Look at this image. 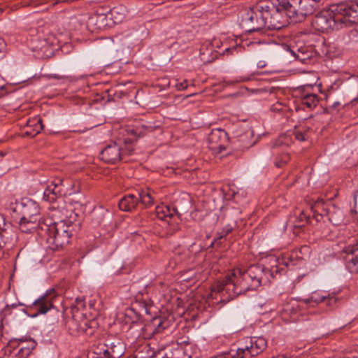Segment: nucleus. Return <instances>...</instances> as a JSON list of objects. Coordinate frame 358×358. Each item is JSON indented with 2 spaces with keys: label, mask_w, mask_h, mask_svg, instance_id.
Returning <instances> with one entry per match:
<instances>
[{
  "label": "nucleus",
  "mask_w": 358,
  "mask_h": 358,
  "mask_svg": "<svg viewBox=\"0 0 358 358\" xmlns=\"http://www.w3.org/2000/svg\"><path fill=\"white\" fill-rule=\"evenodd\" d=\"M282 0H259L247 11L241 26L248 32L259 31L264 28L278 30L291 22L286 13Z\"/></svg>",
  "instance_id": "obj_1"
},
{
  "label": "nucleus",
  "mask_w": 358,
  "mask_h": 358,
  "mask_svg": "<svg viewBox=\"0 0 358 358\" xmlns=\"http://www.w3.org/2000/svg\"><path fill=\"white\" fill-rule=\"evenodd\" d=\"M52 216L60 220L53 221L51 218H46L43 221L38 220V234L45 239L48 248L59 250L69 243L79 224L75 223L77 214L66 208H62L61 210H55Z\"/></svg>",
  "instance_id": "obj_2"
},
{
  "label": "nucleus",
  "mask_w": 358,
  "mask_h": 358,
  "mask_svg": "<svg viewBox=\"0 0 358 358\" xmlns=\"http://www.w3.org/2000/svg\"><path fill=\"white\" fill-rule=\"evenodd\" d=\"M248 279L243 271V268H236L226 275L225 278L216 282L212 287V292L228 294L227 300L230 301L241 294H244L249 290L257 287Z\"/></svg>",
  "instance_id": "obj_3"
},
{
  "label": "nucleus",
  "mask_w": 358,
  "mask_h": 358,
  "mask_svg": "<svg viewBox=\"0 0 358 358\" xmlns=\"http://www.w3.org/2000/svg\"><path fill=\"white\" fill-rule=\"evenodd\" d=\"M136 141L124 136L117 137L101 150V159L108 164L120 162L124 155H130L133 153Z\"/></svg>",
  "instance_id": "obj_4"
},
{
  "label": "nucleus",
  "mask_w": 358,
  "mask_h": 358,
  "mask_svg": "<svg viewBox=\"0 0 358 358\" xmlns=\"http://www.w3.org/2000/svg\"><path fill=\"white\" fill-rule=\"evenodd\" d=\"M321 0H282L286 8V13L290 22L299 23L303 22L308 15L315 11L317 3Z\"/></svg>",
  "instance_id": "obj_5"
},
{
  "label": "nucleus",
  "mask_w": 358,
  "mask_h": 358,
  "mask_svg": "<svg viewBox=\"0 0 358 358\" xmlns=\"http://www.w3.org/2000/svg\"><path fill=\"white\" fill-rule=\"evenodd\" d=\"M57 297L56 292L54 289L47 291L41 295L38 299H36L32 304L29 306L31 310H35L36 312L31 315L35 317L40 314H46L48 313L52 316L50 322L52 324L58 323L60 317L63 316V313L59 311L55 306L54 301Z\"/></svg>",
  "instance_id": "obj_6"
},
{
  "label": "nucleus",
  "mask_w": 358,
  "mask_h": 358,
  "mask_svg": "<svg viewBox=\"0 0 358 358\" xmlns=\"http://www.w3.org/2000/svg\"><path fill=\"white\" fill-rule=\"evenodd\" d=\"M80 186L76 182H64L62 179L57 178L44 191L43 199L49 202H55L59 197L71 196L80 192Z\"/></svg>",
  "instance_id": "obj_7"
},
{
  "label": "nucleus",
  "mask_w": 358,
  "mask_h": 358,
  "mask_svg": "<svg viewBox=\"0 0 358 358\" xmlns=\"http://www.w3.org/2000/svg\"><path fill=\"white\" fill-rule=\"evenodd\" d=\"M334 6L330 10H322L315 15L312 21V25L315 30L329 32L343 24L341 16L334 11Z\"/></svg>",
  "instance_id": "obj_8"
},
{
  "label": "nucleus",
  "mask_w": 358,
  "mask_h": 358,
  "mask_svg": "<svg viewBox=\"0 0 358 358\" xmlns=\"http://www.w3.org/2000/svg\"><path fill=\"white\" fill-rule=\"evenodd\" d=\"M334 11L343 23H358V0H350L334 6Z\"/></svg>",
  "instance_id": "obj_9"
},
{
  "label": "nucleus",
  "mask_w": 358,
  "mask_h": 358,
  "mask_svg": "<svg viewBox=\"0 0 358 358\" xmlns=\"http://www.w3.org/2000/svg\"><path fill=\"white\" fill-rule=\"evenodd\" d=\"M267 342L263 337L250 339V345L238 348L231 358H251L262 353L266 348Z\"/></svg>",
  "instance_id": "obj_10"
},
{
  "label": "nucleus",
  "mask_w": 358,
  "mask_h": 358,
  "mask_svg": "<svg viewBox=\"0 0 358 358\" xmlns=\"http://www.w3.org/2000/svg\"><path fill=\"white\" fill-rule=\"evenodd\" d=\"M68 328L71 331V334H85L91 336L94 334L98 327V322L95 319L88 320L84 315L83 317L76 320L70 319L66 322Z\"/></svg>",
  "instance_id": "obj_11"
},
{
  "label": "nucleus",
  "mask_w": 358,
  "mask_h": 358,
  "mask_svg": "<svg viewBox=\"0 0 358 358\" xmlns=\"http://www.w3.org/2000/svg\"><path fill=\"white\" fill-rule=\"evenodd\" d=\"M17 210L21 215L22 220L38 221V215H39V206L33 200L25 199L20 204H17L15 211Z\"/></svg>",
  "instance_id": "obj_12"
},
{
  "label": "nucleus",
  "mask_w": 358,
  "mask_h": 358,
  "mask_svg": "<svg viewBox=\"0 0 358 358\" xmlns=\"http://www.w3.org/2000/svg\"><path fill=\"white\" fill-rule=\"evenodd\" d=\"M118 8H113L108 13L96 12L89 19V23L94 25L96 29H103L110 27V22L113 17L116 19L115 15L118 14Z\"/></svg>",
  "instance_id": "obj_13"
},
{
  "label": "nucleus",
  "mask_w": 358,
  "mask_h": 358,
  "mask_svg": "<svg viewBox=\"0 0 358 358\" xmlns=\"http://www.w3.org/2000/svg\"><path fill=\"white\" fill-rule=\"evenodd\" d=\"M168 327V322L161 317H154L148 324L144 325L143 330L146 338H151L157 334H161Z\"/></svg>",
  "instance_id": "obj_14"
},
{
  "label": "nucleus",
  "mask_w": 358,
  "mask_h": 358,
  "mask_svg": "<svg viewBox=\"0 0 358 358\" xmlns=\"http://www.w3.org/2000/svg\"><path fill=\"white\" fill-rule=\"evenodd\" d=\"M17 341L20 343H26V345H22L20 343H18L17 345V347L19 348L17 356L20 358L27 357L37 345L34 339L31 338L30 336H22L21 338H13V340L10 341V344L13 345Z\"/></svg>",
  "instance_id": "obj_15"
},
{
  "label": "nucleus",
  "mask_w": 358,
  "mask_h": 358,
  "mask_svg": "<svg viewBox=\"0 0 358 358\" xmlns=\"http://www.w3.org/2000/svg\"><path fill=\"white\" fill-rule=\"evenodd\" d=\"M291 55L303 64H307L314 56L313 48L306 45H292L289 48Z\"/></svg>",
  "instance_id": "obj_16"
},
{
  "label": "nucleus",
  "mask_w": 358,
  "mask_h": 358,
  "mask_svg": "<svg viewBox=\"0 0 358 358\" xmlns=\"http://www.w3.org/2000/svg\"><path fill=\"white\" fill-rule=\"evenodd\" d=\"M155 213L159 220H166L169 224H172L171 220L174 217H177V219L180 220V216L176 208L164 205L157 206Z\"/></svg>",
  "instance_id": "obj_17"
},
{
  "label": "nucleus",
  "mask_w": 358,
  "mask_h": 358,
  "mask_svg": "<svg viewBox=\"0 0 358 358\" xmlns=\"http://www.w3.org/2000/svg\"><path fill=\"white\" fill-rule=\"evenodd\" d=\"M246 277L258 287L264 276V269L259 265H251L247 269H243Z\"/></svg>",
  "instance_id": "obj_18"
},
{
  "label": "nucleus",
  "mask_w": 358,
  "mask_h": 358,
  "mask_svg": "<svg viewBox=\"0 0 358 358\" xmlns=\"http://www.w3.org/2000/svg\"><path fill=\"white\" fill-rule=\"evenodd\" d=\"M327 220L334 225H341L344 222L343 211L334 204H329L324 209Z\"/></svg>",
  "instance_id": "obj_19"
},
{
  "label": "nucleus",
  "mask_w": 358,
  "mask_h": 358,
  "mask_svg": "<svg viewBox=\"0 0 358 358\" xmlns=\"http://www.w3.org/2000/svg\"><path fill=\"white\" fill-rule=\"evenodd\" d=\"M302 301L305 304H310L311 303L319 304L322 302H325L327 306H331L336 303L337 299L334 294L323 295L314 292L310 297L302 299Z\"/></svg>",
  "instance_id": "obj_20"
},
{
  "label": "nucleus",
  "mask_w": 358,
  "mask_h": 358,
  "mask_svg": "<svg viewBox=\"0 0 358 358\" xmlns=\"http://www.w3.org/2000/svg\"><path fill=\"white\" fill-rule=\"evenodd\" d=\"M348 254L347 267L351 273H358V243L346 250Z\"/></svg>",
  "instance_id": "obj_21"
},
{
  "label": "nucleus",
  "mask_w": 358,
  "mask_h": 358,
  "mask_svg": "<svg viewBox=\"0 0 358 358\" xmlns=\"http://www.w3.org/2000/svg\"><path fill=\"white\" fill-rule=\"evenodd\" d=\"M138 203V199L137 196L131 194L122 197L119 201L118 206L121 210L131 211L136 206Z\"/></svg>",
  "instance_id": "obj_22"
},
{
  "label": "nucleus",
  "mask_w": 358,
  "mask_h": 358,
  "mask_svg": "<svg viewBox=\"0 0 358 358\" xmlns=\"http://www.w3.org/2000/svg\"><path fill=\"white\" fill-rule=\"evenodd\" d=\"M52 43L49 38L36 36L31 38L29 42V46L33 51H39L47 49Z\"/></svg>",
  "instance_id": "obj_23"
},
{
  "label": "nucleus",
  "mask_w": 358,
  "mask_h": 358,
  "mask_svg": "<svg viewBox=\"0 0 358 358\" xmlns=\"http://www.w3.org/2000/svg\"><path fill=\"white\" fill-rule=\"evenodd\" d=\"M85 304L84 300L82 299L77 298L74 303L71 304L70 308V312L71 314V319L79 320V319L83 317L85 315L83 312V309L85 308Z\"/></svg>",
  "instance_id": "obj_24"
},
{
  "label": "nucleus",
  "mask_w": 358,
  "mask_h": 358,
  "mask_svg": "<svg viewBox=\"0 0 358 358\" xmlns=\"http://www.w3.org/2000/svg\"><path fill=\"white\" fill-rule=\"evenodd\" d=\"M85 304L84 300L82 299L77 298L74 303L71 304L70 308V312L71 314V319L79 320V319L83 317L85 315L83 312V309L85 308Z\"/></svg>",
  "instance_id": "obj_25"
},
{
  "label": "nucleus",
  "mask_w": 358,
  "mask_h": 358,
  "mask_svg": "<svg viewBox=\"0 0 358 358\" xmlns=\"http://www.w3.org/2000/svg\"><path fill=\"white\" fill-rule=\"evenodd\" d=\"M319 103V98L315 94H306L301 97V103L310 110L315 108Z\"/></svg>",
  "instance_id": "obj_26"
},
{
  "label": "nucleus",
  "mask_w": 358,
  "mask_h": 358,
  "mask_svg": "<svg viewBox=\"0 0 358 358\" xmlns=\"http://www.w3.org/2000/svg\"><path fill=\"white\" fill-rule=\"evenodd\" d=\"M296 220L294 222V228L300 229L305 227L307 224L310 223V215L307 214L304 210H301L298 215L295 216Z\"/></svg>",
  "instance_id": "obj_27"
},
{
  "label": "nucleus",
  "mask_w": 358,
  "mask_h": 358,
  "mask_svg": "<svg viewBox=\"0 0 358 358\" xmlns=\"http://www.w3.org/2000/svg\"><path fill=\"white\" fill-rule=\"evenodd\" d=\"M36 222L37 221L30 220H23L20 217L19 228L23 233H31L36 227L38 228V223Z\"/></svg>",
  "instance_id": "obj_28"
},
{
  "label": "nucleus",
  "mask_w": 358,
  "mask_h": 358,
  "mask_svg": "<svg viewBox=\"0 0 358 358\" xmlns=\"http://www.w3.org/2000/svg\"><path fill=\"white\" fill-rule=\"evenodd\" d=\"M135 358H157L148 345H142L135 352Z\"/></svg>",
  "instance_id": "obj_29"
},
{
  "label": "nucleus",
  "mask_w": 358,
  "mask_h": 358,
  "mask_svg": "<svg viewBox=\"0 0 358 358\" xmlns=\"http://www.w3.org/2000/svg\"><path fill=\"white\" fill-rule=\"evenodd\" d=\"M138 202H141L145 208L154 203V199L151 194L147 190L138 191Z\"/></svg>",
  "instance_id": "obj_30"
},
{
  "label": "nucleus",
  "mask_w": 358,
  "mask_h": 358,
  "mask_svg": "<svg viewBox=\"0 0 358 358\" xmlns=\"http://www.w3.org/2000/svg\"><path fill=\"white\" fill-rule=\"evenodd\" d=\"M125 319L126 323H130L131 324H136L141 320V316L139 313H136L134 308H128L125 310Z\"/></svg>",
  "instance_id": "obj_31"
},
{
  "label": "nucleus",
  "mask_w": 358,
  "mask_h": 358,
  "mask_svg": "<svg viewBox=\"0 0 358 358\" xmlns=\"http://www.w3.org/2000/svg\"><path fill=\"white\" fill-rule=\"evenodd\" d=\"M329 204H332V203L331 202L327 203L323 199H318L311 206V211L323 213L325 215L324 209Z\"/></svg>",
  "instance_id": "obj_32"
},
{
  "label": "nucleus",
  "mask_w": 358,
  "mask_h": 358,
  "mask_svg": "<svg viewBox=\"0 0 358 358\" xmlns=\"http://www.w3.org/2000/svg\"><path fill=\"white\" fill-rule=\"evenodd\" d=\"M289 160V156L288 154L284 153L282 154L280 157H277L275 159V166L278 168L282 167L285 165Z\"/></svg>",
  "instance_id": "obj_33"
},
{
  "label": "nucleus",
  "mask_w": 358,
  "mask_h": 358,
  "mask_svg": "<svg viewBox=\"0 0 358 358\" xmlns=\"http://www.w3.org/2000/svg\"><path fill=\"white\" fill-rule=\"evenodd\" d=\"M290 139L289 138V136H278L275 143L273 144V147L275 146H280L282 145H288L289 143Z\"/></svg>",
  "instance_id": "obj_34"
},
{
  "label": "nucleus",
  "mask_w": 358,
  "mask_h": 358,
  "mask_svg": "<svg viewBox=\"0 0 358 358\" xmlns=\"http://www.w3.org/2000/svg\"><path fill=\"white\" fill-rule=\"evenodd\" d=\"M348 38L349 41L357 42L358 41V29H353L348 31Z\"/></svg>",
  "instance_id": "obj_35"
},
{
  "label": "nucleus",
  "mask_w": 358,
  "mask_h": 358,
  "mask_svg": "<svg viewBox=\"0 0 358 358\" xmlns=\"http://www.w3.org/2000/svg\"><path fill=\"white\" fill-rule=\"evenodd\" d=\"M312 212H313V219H314L317 223L322 221L324 217H327V216L323 213L315 212V211H312Z\"/></svg>",
  "instance_id": "obj_36"
},
{
  "label": "nucleus",
  "mask_w": 358,
  "mask_h": 358,
  "mask_svg": "<svg viewBox=\"0 0 358 358\" xmlns=\"http://www.w3.org/2000/svg\"><path fill=\"white\" fill-rule=\"evenodd\" d=\"M241 46H233V47H231V48H227L225 49L224 52V55H226V54H228V53H230L231 55H234V52H236V54L238 53L239 50H241Z\"/></svg>",
  "instance_id": "obj_37"
},
{
  "label": "nucleus",
  "mask_w": 358,
  "mask_h": 358,
  "mask_svg": "<svg viewBox=\"0 0 358 358\" xmlns=\"http://www.w3.org/2000/svg\"><path fill=\"white\" fill-rule=\"evenodd\" d=\"M290 314L295 313V310L293 308H290L288 305L286 306L282 310V316L283 318L286 317V315Z\"/></svg>",
  "instance_id": "obj_38"
},
{
  "label": "nucleus",
  "mask_w": 358,
  "mask_h": 358,
  "mask_svg": "<svg viewBox=\"0 0 358 358\" xmlns=\"http://www.w3.org/2000/svg\"><path fill=\"white\" fill-rule=\"evenodd\" d=\"M44 125L43 124L41 119H38L36 124V135L39 134L43 130Z\"/></svg>",
  "instance_id": "obj_39"
},
{
  "label": "nucleus",
  "mask_w": 358,
  "mask_h": 358,
  "mask_svg": "<svg viewBox=\"0 0 358 358\" xmlns=\"http://www.w3.org/2000/svg\"><path fill=\"white\" fill-rule=\"evenodd\" d=\"M143 127L145 128V131L146 133H152L154 131L159 132L160 129L158 127H153L152 126H145L143 125Z\"/></svg>",
  "instance_id": "obj_40"
},
{
  "label": "nucleus",
  "mask_w": 358,
  "mask_h": 358,
  "mask_svg": "<svg viewBox=\"0 0 358 358\" xmlns=\"http://www.w3.org/2000/svg\"><path fill=\"white\" fill-rule=\"evenodd\" d=\"M176 87L178 90H184L187 87V85L186 83V81L183 83H180L176 85Z\"/></svg>",
  "instance_id": "obj_41"
},
{
  "label": "nucleus",
  "mask_w": 358,
  "mask_h": 358,
  "mask_svg": "<svg viewBox=\"0 0 358 358\" xmlns=\"http://www.w3.org/2000/svg\"><path fill=\"white\" fill-rule=\"evenodd\" d=\"M295 137L299 141H304L307 140L306 136H295Z\"/></svg>",
  "instance_id": "obj_42"
},
{
  "label": "nucleus",
  "mask_w": 358,
  "mask_h": 358,
  "mask_svg": "<svg viewBox=\"0 0 358 358\" xmlns=\"http://www.w3.org/2000/svg\"><path fill=\"white\" fill-rule=\"evenodd\" d=\"M225 149H226L225 146L222 145H219V147L217 148V150H218L217 152H218V153H221V152H222L223 150H224Z\"/></svg>",
  "instance_id": "obj_43"
},
{
  "label": "nucleus",
  "mask_w": 358,
  "mask_h": 358,
  "mask_svg": "<svg viewBox=\"0 0 358 358\" xmlns=\"http://www.w3.org/2000/svg\"><path fill=\"white\" fill-rule=\"evenodd\" d=\"M231 229H227V230H226V231H225L224 234V235L220 236L219 237V238H223L224 236H225L226 235H227L229 232H231Z\"/></svg>",
  "instance_id": "obj_44"
},
{
  "label": "nucleus",
  "mask_w": 358,
  "mask_h": 358,
  "mask_svg": "<svg viewBox=\"0 0 358 358\" xmlns=\"http://www.w3.org/2000/svg\"><path fill=\"white\" fill-rule=\"evenodd\" d=\"M3 233H6V231L0 227V236H1V237L4 236Z\"/></svg>",
  "instance_id": "obj_45"
},
{
  "label": "nucleus",
  "mask_w": 358,
  "mask_h": 358,
  "mask_svg": "<svg viewBox=\"0 0 358 358\" xmlns=\"http://www.w3.org/2000/svg\"><path fill=\"white\" fill-rule=\"evenodd\" d=\"M106 41H107V42H108L110 45H112V44H113V41H112V40H110V39H106Z\"/></svg>",
  "instance_id": "obj_46"
},
{
  "label": "nucleus",
  "mask_w": 358,
  "mask_h": 358,
  "mask_svg": "<svg viewBox=\"0 0 358 358\" xmlns=\"http://www.w3.org/2000/svg\"><path fill=\"white\" fill-rule=\"evenodd\" d=\"M143 310L145 312V313L149 314V311L146 307L143 308Z\"/></svg>",
  "instance_id": "obj_47"
},
{
  "label": "nucleus",
  "mask_w": 358,
  "mask_h": 358,
  "mask_svg": "<svg viewBox=\"0 0 358 358\" xmlns=\"http://www.w3.org/2000/svg\"><path fill=\"white\" fill-rule=\"evenodd\" d=\"M4 245L5 243H3V245L1 244V243H0V252L1 251V250L3 249V248L4 247Z\"/></svg>",
  "instance_id": "obj_48"
},
{
  "label": "nucleus",
  "mask_w": 358,
  "mask_h": 358,
  "mask_svg": "<svg viewBox=\"0 0 358 358\" xmlns=\"http://www.w3.org/2000/svg\"><path fill=\"white\" fill-rule=\"evenodd\" d=\"M24 134H26V135H28V134H30V131H26Z\"/></svg>",
  "instance_id": "obj_49"
},
{
  "label": "nucleus",
  "mask_w": 358,
  "mask_h": 358,
  "mask_svg": "<svg viewBox=\"0 0 358 358\" xmlns=\"http://www.w3.org/2000/svg\"><path fill=\"white\" fill-rule=\"evenodd\" d=\"M212 358H225V357H222V356H217V357H212Z\"/></svg>",
  "instance_id": "obj_50"
},
{
  "label": "nucleus",
  "mask_w": 358,
  "mask_h": 358,
  "mask_svg": "<svg viewBox=\"0 0 358 358\" xmlns=\"http://www.w3.org/2000/svg\"><path fill=\"white\" fill-rule=\"evenodd\" d=\"M0 155H1V157H3V156H4V153H3V152H0Z\"/></svg>",
  "instance_id": "obj_51"
},
{
  "label": "nucleus",
  "mask_w": 358,
  "mask_h": 358,
  "mask_svg": "<svg viewBox=\"0 0 358 358\" xmlns=\"http://www.w3.org/2000/svg\"><path fill=\"white\" fill-rule=\"evenodd\" d=\"M76 203H79V204H80V203H81V201H76Z\"/></svg>",
  "instance_id": "obj_52"
},
{
  "label": "nucleus",
  "mask_w": 358,
  "mask_h": 358,
  "mask_svg": "<svg viewBox=\"0 0 358 358\" xmlns=\"http://www.w3.org/2000/svg\"><path fill=\"white\" fill-rule=\"evenodd\" d=\"M117 20L121 21L122 17H120L119 19H116Z\"/></svg>",
  "instance_id": "obj_53"
}]
</instances>
